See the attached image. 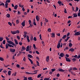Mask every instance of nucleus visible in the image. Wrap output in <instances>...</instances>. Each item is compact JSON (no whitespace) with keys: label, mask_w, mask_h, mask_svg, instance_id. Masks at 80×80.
Wrapping results in <instances>:
<instances>
[{"label":"nucleus","mask_w":80,"mask_h":80,"mask_svg":"<svg viewBox=\"0 0 80 80\" xmlns=\"http://www.w3.org/2000/svg\"><path fill=\"white\" fill-rule=\"evenodd\" d=\"M0 47H1V48H3V49H4L5 48L4 47H3V44H2V43H1L0 46Z\"/></svg>","instance_id":"obj_22"},{"label":"nucleus","mask_w":80,"mask_h":80,"mask_svg":"<svg viewBox=\"0 0 80 80\" xmlns=\"http://www.w3.org/2000/svg\"><path fill=\"white\" fill-rule=\"evenodd\" d=\"M33 37L32 36L31 37V38H30V40L31 41H32L33 40Z\"/></svg>","instance_id":"obj_64"},{"label":"nucleus","mask_w":80,"mask_h":80,"mask_svg":"<svg viewBox=\"0 0 80 80\" xmlns=\"http://www.w3.org/2000/svg\"><path fill=\"white\" fill-rule=\"evenodd\" d=\"M60 43H58L57 45V48H60Z\"/></svg>","instance_id":"obj_17"},{"label":"nucleus","mask_w":80,"mask_h":80,"mask_svg":"<svg viewBox=\"0 0 80 80\" xmlns=\"http://www.w3.org/2000/svg\"><path fill=\"white\" fill-rule=\"evenodd\" d=\"M42 76V74H40L38 76V78H40Z\"/></svg>","instance_id":"obj_36"},{"label":"nucleus","mask_w":80,"mask_h":80,"mask_svg":"<svg viewBox=\"0 0 80 80\" xmlns=\"http://www.w3.org/2000/svg\"><path fill=\"white\" fill-rule=\"evenodd\" d=\"M28 57H29V58H33V56L30 54H28Z\"/></svg>","instance_id":"obj_20"},{"label":"nucleus","mask_w":80,"mask_h":80,"mask_svg":"<svg viewBox=\"0 0 80 80\" xmlns=\"http://www.w3.org/2000/svg\"><path fill=\"white\" fill-rule=\"evenodd\" d=\"M70 38V37H67V38L66 39L64 40L66 42H67V41H68V39H69Z\"/></svg>","instance_id":"obj_24"},{"label":"nucleus","mask_w":80,"mask_h":80,"mask_svg":"<svg viewBox=\"0 0 80 80\" xmlns=\"http://www.w3.org/2000/svg\"><path fill=\"white\" fill-rule=\"evenodd\" d=\"M37 65L38 66V67H39V66H40V65H39V62H38V61L37 62Z\"/></svg>","instance_id":"obj_43"},{"label":"nucleus","mask_w":80,"mask_h":80,"mask_svg":"<svg viewBox=\"0 0 80 80\" xmlns=\"http://www.w3.org/2000/svg\"><path fill=\"white\" fill-rule=\"evenodd\" d=\"M8 24L10 25V26H12V23H11V22H8Z\"/></svg>","instance_id":"obj_60"},{"label":"nucleus","mask_w":80,"mask_h":80,"mask_svg":"<svg viewBox=\"0 0 80 80\" xmlns=\"http://www.w3.org/2000/svg\"><path fill=\"white\" fill-rule=\"evenodd\" d=\"M26 38H27V40L28 42H30V39H29V36H27L26 37Z\"/></svg>","instance_id":"obj_11"},{"label":"nucleus","mask_w":80,"mask_h":80,"mask_svg":"<svg viewBox=\"0 0 80 80\" xmlns=\"http://www.w3.org/2000/svg\"><path fill=\"white\" fill-rule=\"evenodd\" d=\"M8 3H6L5 4V8H8Z\"/></svg>","instance_id":"obj_23"},{"label":"nucleus","mask_w":80,"mask_h":80,"mask_svg":"<svg viewBox=\"0 0 80 80\" xmlns=\"http://www.w3.org/2000/svg\"><path fill=\"white\" fill-rule=\"evenodd\" d=\"M48 31L49 32H51V29L50 28H48Z\"/></svg>","instance_id":"obj_57"},{"label":"nucleus","mask_w":80,"mask_h":80,"mask_svg":"<svg viewBox=\"0 0 80 80\" xmlns=\"http://www.w3.org/2000/svg\"><path fill=\"white\" fill-rule=\"evenodd\" d=\"M25 21H23V22H22L21 23V25H22V27H25Z\"/></svg>","instance_id":"obj_8"},{"label":"nucleus","mask_w":80,"mask_h":80,"mask_svg":"<svg viewBox=\"0 0 80 80\" xmlns=\"http://www.w3.org/2000/svg\"><path fill=\"white\" fill-rule=\"evenodd\" d=\"M17 8H18V5H16L14 7V9H15V10H17Z\"/></svg>","instance_id":"obj_26"},{"label":"nucleus","mask_w":80,"mask_h":80,"mask_svg":"<svg viewBox=\"0 0 80 80\" xmlns=\"http://www.w3.org/2000/svg\"><path fill=\"white\" fill-rule=\"evenodd\" d=\"M74 50H75V49H74L73 48H71V49H70L69 50V51L70 52V51H71V52H73L74 51Z\"/></svg>","instance_id":"obj_7"},{"label":"nucleus","mask_w":80,"mask_h":80,"mask_svg":"<svg viewBox=\"0 0 80 80\" xmlns=\"http://www.w3.org/2000/svg\"><path fill=\"white\" fill-rule=\"evenodd\" d=\"M55 37V33H52V38H54V37Z\"/></svg>","instance_id":"obj_27"},{"label":"nucleus","mask_w":80,"mask_h":80,"mask_svg":"<svg viewBox=\"0 0 80 80\" xmlns=\"http://www.w3.org/2000/svg\"><path fill=\"white\" fill-rule=\"evenodd\" d=\"M17 72H15L14 74V73H13L12 75V76H13L14 75V76H16V75H17Z\"/></svg>","instance_id":"obj_25"},{"label":"nucleus","mask_w":80,"mask_h":80,"mask_svg":"<svg viewBox=\"0 0 80 80\" xmlns=\"http://www.w3.org/2000/svg\"><path fill=\"white\" fill-rule=\"evenodd\" d=\"M23 80H28V79H27V78L24 77Z\"/></svg>","instance_id":"obj_55"},{"label":"nucleus","mask_w":80,"mask_h":80,"mask_svg":"<svg viewBox=\"0 0 80 80\" xmlns=\"http://www.w3.org/2000/svg\"><path fill=\"white\" fill-rule=\"evenodd\" d=\"M58 4H62V2L60 1H58Z\"/></svg>","instance_id":"obj_47"},{"label":"nucleus","mask_w":80,"mask_h":80,"mask_svg":"<svg viewBox=\"0 0 80 80\" xmlns=\"http://www.w3.org/2000/svg\"><path fill=\"white\" fill-rule=\"evenodd\" d=\"M69 46L70 47H71L72 46V44L71 43H70L69 44Z\"/></svg>","instance_id":"obj_44"},{"label":"nucleus","mask_w":80,"mask_h":80,"mask_svg":"<svg viewBox=\"0 0 80 80\" xmlns=\"http://www.w3.org/2000/svg\"><path fill=\"white\" fill-rule=\"evenodd\" d=\"M59 56H60V57H63V56H65V55H64V54L63 53H60Z\"/></svg>","instance_id":"obj_14"},{"label":"nucleus","mask_w":80,"mask_h":80,"mask_svg":"<svg viewBox=\"0 0 80 80\" xmlns=\"http://www.w3.org/2000/svg\"><path fill=\"white\" fill-rule=\"evenodd\" d=\"M7 42L9 44H10V45H15V43H13V42H12L10 41H7Z\"/></svg>","instance_id":"obj_1"},{"label":"nucleus","mask_w":80,"mask_h":80,"mask_svg":"<svg viewBox=\"0 0 80 80\" xmlns=\"http://www.w3.org/2000/svg\"><path fill=\"white\" fill-rule=\"evenodd\" d=\"M26 74H27V75H32V73H29L28 72H25Z\"/></svg>","instance_id":"obj_21"},{"label":"nucleus","mask_w":80,"mask_h":80,"mask_svg":"<svg viewBox=\"0 0 80 80\" xmlns=\"http://www.w3.org/2000/svg\"><path fill=\"white\" fill-rule=\"evenodd\" d=\"M74 58H78V56L77 55H75L74 56Z\"/></svg>","instance_id":"obj_50"},{"label":"nucleus","mask_w":80,"mask_h":80,"mask_svg":"<svg viewBox=\"0 0 80 80\" xmlns=\"http://www.w3.org/2000/svg\"><path fill=\"white\" fill-rule=\"evenodd\" d=\"M64 13H67V9H66L65 8L64 9Z\"/></svg>","instance_id":"obj_45"},{"label":"nucleus","mask_w":80,"mask_h":80,"mask_svg":"<svg viewBox=\"0 0 80 80\" xmlns=\"http://www.w3.org/2000/svg\"><path fill=\"white\" fill-rule=\"evenodd\" d=\"M2 43L4 45H5V40H4L2 41Z\"/></svg>","instance_id":"obj_51"},{"label":"nucleus","mask_w":80,"mask_h":80,"mask_svg":"<svg viewBox=\"0 0 80 80\" xmlns=\"http://www.w3.org/2000/svg\"><path fill=\"white\" fill-rule=\"evenodd\" d=\"M52 72H54V71H55V68H54V69H52L51 70Z\"/></svg>","instance_id":"obj_56"},{"label":"nucleus","mask_w":80,"mask_h":80,"mask_svg":"<svg viewBox=\"0 0 80 80\" xmlns=\"http://www.w3.org/2000/svg\"><path fill=\"white\" fill-rule=\"evenodd\" d=\"M36 20L37 22H38V21H39V17L37 15L36 16Z\"/></svg>","instance_id":"obj_9"},{"label":"nucleus","mask_w":80,"mask_h":80,"mask_svg":"<svg viewBox=\"0 0 80 80\" xmlns=\"http://www.w3.org/2000/svg\"><path fill=\"white\" fill-rule=\"evenodd\" d=\"M37 72H38V70H35L33 72H34V73H32V75H34V74H37Z\"/></svg>","instance_id":"obj_5"},{"label":"nucleus","mask_w":80,"mask_h":80,"mask_svg":"<svg viewBox=\"0 0 80 80\" xmlns=\"http://www.w3.org/2000/svg\"><path fill=\"white\" fill-rule=\"evenodd\" d=\"M20 33V31H19V30H17L16 31V33Z\"/></svg>","instance_id":"obj_37"},{"label":"nucleus","mask_w":80,"mask_h":80,"mask_svg":"<svg viewBox=\"0 0 80 80\" xmlns=\"http://www.w3.org/2000/svg\"><path fill=\"white\" fill-rule=\"evenodd\" d=\"M73 70H77L78 69L77 68L74 67L73 68Z\"/></svg>","instance_id":"obj_40"},{"label":"nucleus","mask_w":80,"mask_h":80,"mask_svg":"<svg viewBox=\"0 0 80 80\" xmlns=\"http://www.w3.org/2000/svg\"><path fill=\"white\" fill-rule=\"evenodd\" d=\"M76 60H77V59L75 58H73L72 59V60L73 61V62H75L76 61Z\"/></svg>","instance_id":"obj_30"},{"label":"nucleus","mask_w":80,"mask_h":80,"mask_svg":"<svg viewBox=\"0 0 80 80\" xmlns=\"http://www.w3.org/2000/svg\"><path fill=\"white\" fill-rule=\"evenodd\" d=\"M58 70L59 72H65V70H63L62 69H60V68H59L58 69Z\"/></svg>","instance_id":"obj_6"},{"label":"nucleus","mask_w":80,"mask_h":80,"mask_svg":"<svg viewBox=\"0 0 80 80\" xmlns=\"http://www.w3.org/2000/svg\"><path fill=\"white\" fill-rule=\"evenodd\" d=\"M3 40V38H2V37L0 38V42H2V40Z\"/></svg>","instance_id":"obj_53"},{"label":"nucleus","mask_w":80,"mask_h":80,"mask_svg":"<svg viewBox=\"0 0 80 80\" xmlns=\"http://www.w3.org/2000/svg\"><path fill=\"white\" fill-rule=\"evenodd\" d=\"M9 47H12L13 48L14 47V46L12 45H11L10 44H9Z\"/></svg>","instance_id":"obj_62"},{"label":"nucleus","mask_w":80,"mask_h":80,"mask_svg":"<svg viewBox=\"0 0 80 80\" xmlns=\"http://www.w3.org/2000/svg\"><path fill=\"white\" fill-rule=\"evenodd\" d=\"M19 7H21V8H23V7H24V6L23 5H22V4H21V3H19Z\"/></svg>","instance_id":"obj_18"},{"label":"nucleus","mask_w":80,"mask_h":80,"mask_svg":"<svg viewBox=\"0 0 80 80\" xmlns=\"http://www.w3.org/2000/svg\"><path fill=\"white\" fill-rule=\"evenodd\" d=\"M67 37V35H64L62 38V39H65Z\"/></svg>","instance_id":"obj_29"},{"label":"nucleus","mask_w":80,"mask_h":80,"mask_svg":"<svg viewBox=\"0 0 80 80\" xmlns=\"http://www.w3.org/2000/svg\"><path fill=\"white\" fill-rule=\"evenodd\" d=\"M33 48H34V49H36V46H35V44H33Z\"/></svg>","instance_id":"obj_49"},{"label":"nucleus","mask_w":80,"mask_h":80,"mask_svg":"<svg viewBox=\"0 0 80 80\" xmlns=\"http://www.w3.org/2000/svg\"><path fill=\"white\" fill-rule=\"evenodd\" d=\"M11 1L10 0H7L6 1L5 3H10V2Z\"/></svg>","instance_id":"obj_32"},{"label":"nucleus","mask_w":80,"mask_h":80,"mask_svg":"<svg viewBox=\"0 0 80 80\" xmlns=\"http://www.w3.org/2000/svg\"><path fill=\"white\" fill-rule=\"evenodd\" d=\"M73 17H78V16L77 15V14L75 13L73 14Z\"/></svg>","instance_id":"obj_19"},{"label":"nucleus","mask_w":80,"mask_h":80,"mask_svg":"<svg viewBox=\"0 0 80 80\" xmlns=\"http://www.w3.org/2000/svg\"><path fill=\"white\" fill-rule=\"evenodd\" d=\"M17 24H18L19 23V21L18 20H17L16 21Z\"/></svg>","instance_id":"obj_48"},{"label":"nucleus","mask_w":80,"mask_h":80,"mask_svg":"<svg viewBox=\"0 0 80 80\" xmlns=\"http://www.w3.org/2000/svg\"><path fill=\"white\" fill-rule=\"evenodd\" d=\"M0 60L2 61H4V59L3 58L0 57Z\"/></svg>","instance_id":"obj_31"},{"label":"nucleus","mask_w":80,"mask_h":80,"mask_svg":"<svg viewBox=\"0 0 80 80\" xmlns=\"http://www.w3.org/2000/svg\"><path fill=\"white\" fill-rule=\"evenodd\" d=\"M8 47H10V44H6V48H8Z\"/></svg>","instance_id":"obj_10"},{"label":"nucleus","mask_w":80,"mask_h":80,"mask_svg":"<svg viewBox=\"0 0 80 80\" xmlns=\"http://www.w3.org/2000/svg\"><path fill=\"white\" fill-rule=\"evenodd\" d=\"M3 6V7H5V4L3 3V2H2L0 4V6Z\"/></svg>","instance_id":"obj_34"},{"label":"nucleus","mask_w":80,"mask_h":80,"mask_svg":"<svg viewBox=\"0 0 80 80\" xmlns=\"http://www.w3.org/2000/svg\"><path fill=\"white\" fill-rule=\"evenodd\" d=\"M22 50H26V48L24 47V46H22Z\"/></svg>","instance_id":"obj_39"},{"label":"nucleus","mask_w":80,"mask_h":80,"mask_svg":"<svg viewBox=\"0 0 80 80\" xmlns=\"http://www.w3.org/2000/svg\"><path fill=\"white\" fill-rule=\"evenodd\" d=\"M44 19L45 20V21L46 23H47V22H48V20L47 19V18H44Z\"/></svg>","instance_id":"obj_42"},{"label":"nucleus","mask_w":80,"mask_h":80,"mask_svg":"<svg viewBox=\"0 0 80 80\" xmlns=\"http://www.w3.org/2000/svg\"><path fill=\"white\" fill-rule=\"evenodd\" d=\"M23 61H24V62H26V58L25 57H24L23 58Z\"/></svg>","instance_id":"obj_38"},{"label":"nucleus","mask_w":80,"mask_h":80,"mask_svg":"<svg viewBox=\"0 0 80 80\" xmlns=\"http://www.w3.org/2000/svg\"><path fill=\"white\" fill-rule=\"evenodd\" d=\"M74 35L75 36H77L78 35H80V31L74 33Z\"/></svg>","instance_id":"obj_2"},{"label":"nucleus","mask_w":80,"mask_h":80,"mask_svg":"<svg viewBox=\"0 0 80 80\" xmlns=\"http://www.w3.org/2000/svg\"><path fill=\"white\" fill-rule=\"evenodd\" d=\"M39 37H40V39L41 40H42V35H41V34H40L39 35Z\"/></svg>","instance_id":"obj_41"},{"label":"nucleus","mask_w":80,"mask_h":80,"mask_svg":"<svg viewBox=\"0 0 80 80\" xmlns=\"http://www.w3.org/2000/svg\"><path fill=\"white\" fill-rule=\"evenodd\" d=\"M18 43L20 45H22V42H19Z\"/></svg>","instance_id":"obj_52"},{"label":"nucleus","mask_w":80,"mask_h":80,"mask_svg":"<svg viewBox=\"0 0 80 80\" xmlns=\"http://www.w3.org/2000/svg\"><path fill=\"white\" fill-rule=\"evenodd\" d=\"M49 79H50V78H45L44 79V80H49Z\"/></svg>","instance_id":"obj_63"},{"label":"nucleus","mask_w":80,"mask_h":80,"mask_svg":"<svg viewBox=\"0 0 80 80\" xmlns=\"http://www.w3.org/2000/svg\"><path fill=\"white\" fill-rule=\"evenodd\" d=\"M29 23L30 26H31V23H32V22L31 21V20H29Z\"/></svg>","instance_id":"obj_46"},{"label":"nucleus","mask_w":80,"mask_h":80,"mask_svg":"<svg viewBox=\"0 0 80 80\" xmlns=\"http://www.w3.org/2000/svg\"><path fill=\"white\" fill-rule=\"evenodd\" d=\"M11 33L13 34V35H15V34H16V31H11Z\"/></svg>","instance_id":"obj_13"},{"label":"nucleus","mask_w":80,"mask_h":80,"mask_svg":"<svg viewBox=\"0 0 80 80\" xmlns=\"http://www.w3.org/2000/svg\"><path fill=\"white\" fill-rule=\"evenodd\" d=\"M30 47V46H27V48H26V52H28V51H29V48Z\"/></svg>","instance_id":"obj_15"},{"label":"nucleus","mask_w":80,"mask_h":80,"mask_svg":"<svg viewBox=\"0 0 80 80\" xmlns=\"http://www.w3.org/2000/svg\"><path fill=\"white\" fill-rule=\"evenodd\" d=\"M33 40H34V41H37V38H36V37H34V38Z\"/></svg>","instance_id":"obj_54"},{"label":"nucleus","mask_w":80,"mask_h":80,"mask_svg":"<svg viewBox=\"0 0 80 80\" xmlns=\"http://www.w3.org/2000/svg\"><path fill=\"white\" fill-rule=\"evenodd\" d=\"M14 41L15 42V43L16 45H18V41L16 39H15L14 40Z\"/></svg>","instance_id":"obj_16"},{"label":"nucleus","mask_w":80,"mask_h":80,"mask_svg":"<svg viewBox=\"0 0 80 80\" xmlns=\"http://www.w3.org/2000/svg\"><path fill=\"white\" fill-rule=\"evenodd\" d=\"M78 8L77 7H76V10H75V12H78Z\"/></svg>","instance_id":"obj_33"},{"label":"nucleus","mask_w":80,"mask_h":80,"mask_svg":"<svg viewBox=\"0 0 80 80\" xmlns=\"http://www.w3.org/2000/svg\"><path fill=\"white\" fill-rule=\"evenodd\" d=\"M6 39L7 40H9V38H8V37H6Z\"/></svg>","instance_id":"obj_58"},{"label":"nucleus","mask_w":80,"mask_h":80,"mask_svg":"<svg viewBox=\"0 0 80 80\" xmlns=\"http://www.w3.org/2000/svg\"><path fill=\"white\" fill-rule=\"evenodd\" d=\"M65 58L66 62H70L71 61V60H70V59H69V58L66 57Z\"/></svg>","instance_id":"obj_3"},{"label":"nucleus","mask_w":80,"mask_h":80,"mask_svg":"<svg viewBox=\"0 0 80 80\" xmlns=\"http://www.w3.org/2000/svg\"><path fill=\"white\" fill-rule=\"evenodd\" d=\"M46 61L47 62H48V61H49V56H48L46 57Z\"/></svg>","instance_id":"obj_12"},{"label":"nucleus","mask_w":80,"mask_h":80,"mask_svg":"<svg viewBox=\"0 0 80 80\" xmlns=\"http://www.w3.org/2000/svg\"><path fill=\"white\" fill-rule=\"evenodd\" d=\"M7 17H8V18H10V15L9 14H7L6 15Z\"/></svg>","instance_id":"obj_28"},{"label":"nucleus","mask_w":80,"mask_h":80,"mask_svg":"<svg viewBox=\"0 0 80 80\" xmlns=\"http://www.w3.org/2000/svg\"><path fill=\"white\" fill-rule=\"evenodd\" d=\"M8 75H10V74H11V71L9 70L8 71Z\"/></svg>","instance_id":"obj_35"},{"label":"nucleus","mask_w":80,"mask_h":80,"mask_svg":"<svg viewBox=\"0 0 80 80\" xmlns=\"http://www.w3.org/2000/svg\"><path fill=\"white\" fill-rule=\"evenodd\" d=\"M72 10H73V12H75V8H74V7H72Z\"/></svg>","instance_id":"obj_59"},{"label":"nucleus","mask_w":80,"mask_h":80,"mask_svg":"<svg viewBox=\"0 0 80 80\" xmlns=\"http://www.w3.org/2000/svg\"><path fill=\"white\" fill-rule=\"evenodd\" d=\"M10 51L11 52H13V53H14V52H15V49H10Z\"/></svg>","instance_id":"obj_4"},{"label":"nucleus","mask_w":80,"mask_h":80,"mask_svg":"<svg viewBox=\"0 0 80 80\" xmlns=\"http://www.w3.org/2000/svg\"><path fill=\"white\" fill-rule=\"evenodd\" d=\"M28 79L29 80H33V79H32V78L31 77H29L28 78Z\"/></svg>","instance_id":"obj_61"}]
</instances>
